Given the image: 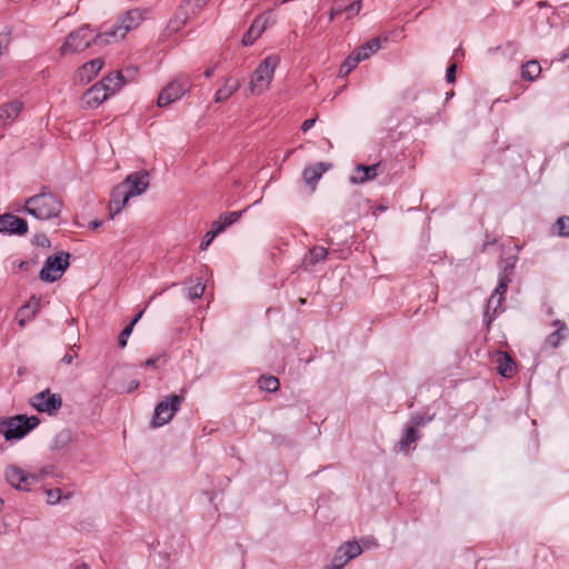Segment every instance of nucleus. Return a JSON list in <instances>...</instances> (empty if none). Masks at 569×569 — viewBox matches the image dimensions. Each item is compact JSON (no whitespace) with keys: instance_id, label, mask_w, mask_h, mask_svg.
<instances>
[{"instance_id":"obj_53","label":"nucleus","mask_w":569,"mask_h":569,"mask_svg":"<svg viewBox=\"0 0 569 569\" xmlns=\"http://www.w3.org/2000/svg\"><path fill=\"white\" fill-rule=\"evenodd\" d=\"M159 358H149L144 361L143 366L146 367H153L156 368L157 367V362H158Z\"/></svg>"},{"instance_id":"obj_26","label":"nucleus","mask_w":569,"mask_h":569,"mask_svg":"<svg viewBox=\"0 0 569 569\" xmlns=\"http://www.w3.org/2000/svg\"><path fill=\"white\" fill-rule=\"evenodd\" d=\"M420 433L415 429V426H408L403 430V436L398 442V449L402 453H408L411 445L420 439Z\"/></svg>"},{"instance_id":"obj_1","label":"nucleus","mask_w":569,"mask_h":569,"mask_svg":"<svg viewBox=\"0 0 569 569\" xmlns=\"http://www.w3.org/2000/svg\"><path fill=\"white\" fill-rule=\"evenodd\" d=\"M62 207V200L43 186L39 193L24 201L23 211L39 220H50L59 217Z\"/></svg>"},{"instance_id":"obj_8","label":"nucleus","mask_w":569,"mask_h":569,"mask_svg":"<svg viewBox=\"0 0 569 569\" xmlns=\"http://www.w3.org/2000/svg\"><path fill=\"white\" fill-rule=\"evenodd\" d=\"M29 402L38 412H46L52 416L61 408L62 398L58 393H52L50 389L47 388L32 396Z\"/></svg>"},{"instance_id":"obj_35","label":"nucleus","mask_w":569,"mask_h":569,"mask_svg":"<svg viewBox=\"0 0 569 569\" xmlns=\"http://www.w3.org/2000/svg\"><path fill=\"white\" fill-rule=\"evenodd\" d=\"M511 282V279H499L498 278V284L493 291V293L491 295L489 301H488V305H492L495 299L497 298V306H500L502 299H503V295L506 293L507 289H508V286L509 283Z\"/></svg>"},{"instance_id":"obj_15","label":"nucleus","mask_w":569,"mask_h":569,"mask_svg":"<svg viewBox=\"0 0 569 569\" xmlns=\"http://www.w3.org/2000/svg\"><path fill=\"white\" fill-rule=\"evenodd\" d=\"M131 196L126 190L124 186L117 184L111 191V200L109 204L110 218L113 219L122 208L127 204Z\"/></svg>"},{"instance_id":"obj_56","label":"nucleus","mask_w":569,"mask_h":569,"mask_svg":"<svg viewBox=\"0 0 569 569\" xmlns=\"http://www.w3.org/2000/svg\"><path fill=\"white\" fill-rule=\"evenodd\" d=\"M143 315V311H140L138 312L134 318L128 323V325H132V328L134 327V325L140 320V318L142 317Z\"/></svg>"},{"instance_id":"obj_21","label":"nucleus","mask_w":569,"mask_h":569,"mask_svg":"<svg viewBox=\"0 0 569 569\" xmlns=\"http://www.w3.org/2000/svg\"><path fill=\"white\" fill-rule=\"evenodd\" d=\"M98 83H101L102 87L106 88V91L111 96L120 90L126 83H128V80L122 71H116L103 77L100 81H98Z\"/></svg>"},{"instance_id":"obj_7","label":"nucleus","mask_w":569,"mask_h":569,"mask_svg":"<svg viewBox=\"0 0 569 569\" xmlns=\"http://www.w3.org/2000/svg\"><path fill=\"white\" fill-rule=\"evenodd\" d=\"M70 253L61 251L49 256L40 270L39 277L42 281L54 282L59 280L69 267Z\"/></svg>"},{"instance_id":"obj_51","label":"nucleus","mask_w":569,"mask_h":569,"mask_svg":"<svg viewBox=\"0 0 569 569\" xmlns=\"http://www.w3.org/2000/svg\"><path fill=\"white\" fill-rule=\"evenodd\" d=\"M316 120L315 119H307L302 122V126H301V130L302 131H308L309 129H311L315 124Z\"/></svg>"},{"instance_id":"obj_37","label":"nucleus","mask_w":569,"mask_h":569,"mask_svg":"<svg viewBox=\"0 0 569 569\" xmlns=\"http://www.w3.org/2000/svg\"><path fill=\"white\" fill-rule=\"evenodd\" d=\"M552 233L567 238L569 237V216H561L552 226Z\"/></svg>"},{"instance_id":"obj_27","label":"nucleus","mask_w":569,"mask_h":569,"mask_svg":"<svg viewBox=\"0 0 569 569\" xmlns=\"http://www.w3.org/2000/svg\"><path fill=\"white\" fill-rule=\"evenodd\" d=\"M142 21V16L139 10H129L121 19L117 22L120 24L124 34H127L130 30H133L140 26Z\"/></svg>"},{"instance_id":"obj_64","label":"nucleus","mask_w":569,"mask_h":569,"mask_svg":"<svg viewBox=\"0 0 569 569\" xmlns=\"http://www.w3.org/2000/svg\"><path fill=\"white\" fill-rule=\"evenodd\" d=\"M452 96H453L452 91L450 93H447V98L452 97Z\"/></svg>"},{"instance_id":"obj_12","label":"nucleus","mask_w":569,"mask_h":569,"mask_svg":"<svg viewBox=\"0 0 569 569\" xmlns=\"http://www.w3.org/2000/svg\"><path fill=\"white\" fill-rule=\"evenodd\" d=\"M109 96L106 88L96 82L82 94L81 101L86 108L93 109L102 104Z\"/></svg>"},{"instance_id":"obj_17","label":"nucleus","mask_w":569,"mask_h":569,"mask_svg":"<svg viewBox=\"0 0 569 569\" xmlns=\"http://www.w3.org/2000/svg\"><path fill=\"white\" fill-rule=\"evenodd\" d=\"M497 371L503 378H512L516 370V362L511 356L505 351H497L496 360Z\"/></svg>"},{"instance_id":"obj_9","label":"nucleus","mask_w":569,"mask_h":569,"mask_svg":"<svg viewBox=\"0 0 569 569\" xmlns=\"http://www.w3.org/2000/svg\"><path fill=\"white\" fill-rule=\"evenodd\" d=\"M131 197L142 194L149 186V173L146 170L131 172L120 182Z\"/></svg>"},{"instance_id":"obj_60","label":"nucleus","mask_w":569,"mask_h":569,"mask_svg":"<svg viewBox=\"0 0 569 569\" xmlns=\"http://www.w3.org/2000/svg\"><path fill=\"white\" fill-rule=\"evenodd\" d=\"M568 58H569V53L568 52H562L561 56H560V61H565Z\"/></svg>"},{"instance_id":"obj_44","label":"nucleus","mask_w":569,"mask_h":569,"mask_svg":"<svg viewBox=\"0 0 569 569\" xmlns=\"http://www.w3.org/2000/svg\"><path fill=\"white\" fill-rule=\"evenodd\" d=\"M432 419H433V416H425V415L417 413V415L412 416V418H411V426H415V429H417L419 427H423L425 425L430 422Z\"/></svg>"},{"instance_id":"obj_45","label":"nucleus","mask_w":569,"mask_h":569,"mask_svg":"<svg viewBox=\"0 0 569 569\" xmlns=\"http://www.w3.org/2000/svg\"><path fill=\"white\" fill-rule=\"evenodd\" d=\"M40 306V299L39 298H36V297H32L21 309H20V313H24V312H28V311H31L32 315L36 313L37 309L39 308Z\"/></svg>"},{"instance_id":"obj_47","label":"nucleus","mask_w":569,"mask_h":569,"mask_svg":"<svg viewBox=\"0 0 569 569\" xmlns=\"http://www.w3.org/2000/svg\"><path fill=\"white\" fill-rule=\"evenodd\" d=\"M44 492L49 503H57L61 499V490L59 488L46 489Z\"/></svg>"},{"instance_id":"obj_52","label":"nucleus","mask_w":569,"mask_h":569,"mask_svg":"<svg viewBox=\"0 0 569 569\" xmlns=\"http://www.w3.org/2000/svg\"><path fill=\"white\" fill-rule=\"evenodd\" d=\"M73 361V356L69 352H67L62 359H61V362L64 363V365H71Z\"/></svg>"},{"instance_id":"obj_57","label":"nucleus","mask_w":569,"mask_h":569,"mask_svg":"<svg viewBox=\"0 0 569 569\" xmlns=\"http://www.w3.org/2000/svg\"><path fill=\"white\" fill-rule=\"evenodd\" d=\"M101 224H102V221H100V220H93V221H91V222H90V228H91L92 230H96V229H98L99 227H101Z\"/></svg>"},{"instance_id":"obj_20","label":"nucleus","mask_w":569,"mask_h":569,"mask_svg":"<svg viewBox=\"0 0 569 569\" xmlns=\"http://www.w3.org/2000/svg\"><path fill=\"white\" fill-rule=\"evenodd\" d=\"M349 237V234H346L345 240H341V242H337L335 237H328L326 243L329 246V253L340 260H346L351 254Z\"/></svg>"},{"instance_id":"obj_3","label":"nucleus","mask_w":569,"mask_h":569,"mask_svg":"<svg viewBox=\"0 0 569 569\" xmlns=\"http://www.w3.org/2000/svg\"><path fill=\"white\" fill-rule=\"evenodd\" d=\"M279 61L278 56L270 54L259 63L249 83V89L252 93L260 94L269 88Z\"/></svg>"},{"instance_id":"obj_13","label":"nucleus","mask_w":569,"mask_h":569,"mask_svg":"<svg viewBox=\"0 0 569 569\" xmlns=\"http://www.w3.org/2000/svg\"><path fill=\"white\" fill-rule=\"evenodd\" d=\"M361 7V0H335L330 10V20L342 13L347 16V19H351L359 14Z\"/></svg>"},{"instance_id":"obj_43","label":"nucleus","mask_w":569,"mask_h":569,"mask_svg":"<svg viewBox=\"0 0 569 569\" xmlns=\"http://www.w3.org/2000/svg\"><path fill=\"white\" fill-rule=\"evenodd\" d=\"M345 556L337 549L332 563L326 569H342L349 561H345Z\"/></svg>"},{"instance_id":"obj_29","label":"nucleus","mask_w":569,"mask_h":569,"mask_svg":"<svg viewBox=\"0 0 569 569\" xmlns=\"http://www.w3.org/2000/svg\"><path fill=\"white\" fill-rule=\"evenodd\" d=\"M47 475H49V472L44 470L40 473H28L24 471L23 479L20 481L19 490L32 491L37 487L41 486V481Z\"/></svg>"},{"instance_id":"obj_25","label":"nucleus","mask_w":569,"mask_h":569,"mask_svg":"<svg viewBox=\"0 0 569 569\" xmlns=\"http://www.w3.org/2000/svg\"><path fill=\"white\" fill-rule=\"evenodd\" d=\"M329 254V249L322 246H313L305 256L303 263L306 267H313L319 262H323Z\"/></svg>"},{"instance_id":"obj_23","label":"nucleus","mask_w":569,"mask_h":569,"mask_svg":"<svg viewBox=\"0 0 569 569\" xmlns=\"http://www.w3.org/2000/svg\"><path fill=\"white\" fill-rule=\"evenodd\" d=\"M240 88V81L236 78L229 77L224 79L222 87H220L216 94V102H223L228 100Z\"/></svg>"},{"instance_id":"obj_24","label":"nucleus","mask_w":569,"mask_h":569,"mask_svg":"<svg viewBox=\"0 0 569 569\" xmlns=\"http://www.w3.org/2000/svg\"><path fill=\"white\" fill-rule=\"evenodd\" d=\"M241 211H228L223 212L219 216L217 220L211 223V227L216 230V232L221 233L228 227L232 226L234 222L239 221L241 218Z\"/></svg>"},{"instance_id":"obj_41","label":"nucleus","mask_w":569,"mask_h":569,"mask_svg":"<svg viewBox=\"0 0 569 569\" xmlns=\"http://www.w3.org/2000/svg\"><path fill=\"white\" fill-rule=\"evenodd\" d=\"M204 289L206 286L202 282L198 281L196 284L188 288V297L191 300L199 299L202 297Z\"/></svg>"},{"instance_id":"obj_5","label":"nucleus","mask_w":569,"mask_h":569,"mask_svg":"<svg viewBox=\"0 0 569 569\" xmlns=\"http://www.w3.org/2000/svg\"><path fill=\"white\" fill-rule=\"evenodd\" d=\"M191 79L187 74H179L169 82L159 93L157 104L160 108L167 107L191 90Z\"/></svg>"},{"instance_id":"obj_62","label":"nucleus","mask_w":569,"mask_h":569,"mask_svg":"<svg viewBox=\"0 0 569 569\" xmlns=\"http://www.w3.org/2000/svg\"><path fill=\"white\" fill-rule=\"evenodd\" d=\"M27 264H28V263L23 261V262H21V263H20V267H21V268H26V266H27Z\"/></svg>"},{"instance_id":"obj_46","label":"nucleus","mask_w":569,"mask_h":569,"mask_svg":"<svg viewBox=\"0 0 569 569\" xmlns=\"http://www.w3.org/2000/svg\"><path fill=\"white\" fill-rule=\"evenodd\" d=\"M133 328L132 325H127L123 330L120 332L118 337V345L120 348H124L128 342V338L130 337Z\"/></svg>"},{"instance_id":"obj_33","label":"nucleus","mask_w":569,"mask_h":569,"mask_svg":"<svg viewBox=\"0 0 569 569\" xmlns=\"http://www.w3.org/2000/svg\"><path fill=\"white\" fill-rule=\"evenodd\" d=\"M517 257L511 256L506 259H501L499 262V279H511V274L517 263Z\"/></svg>"},{"instance_id":"obj_50","label":"nucleus","mask_w":569,"mask_h":569,"mask_svg":"<svg viewBox=\"0 0 569 569\" xmlns=\"http://www.w3.org/2000/svg\"><path fill=\"white\" fill-rule=\"evenodd\" d=\"M36 243L43 248H49L51 246V242L46 234L36 236Z\"/></svg>"},{"instance_id":"obj_54","label":"nucleus","mask_w":569,"mask_h":569,"mask_svg":"<svg viewBox=\"0 0 569 569\" xmlns=\"http://www.w3.org/2000/svg\"><path fill=\"white\" fill-rule=\"evenodd\" d=\"M140 386L138 380H131L128 387V392H132L133 390L138 389Z\"/></svg>"},{"instance_id":"obj_55","label":"nucleus","mask_w":569,"mask_h":569,"mask_svg":"<svg viewBox=\"0 0 569 569\" xmlns=\"http://www.w3.org/2000/svg\"><path fill=\"white\" fill-rule=\"evenodd\" d=\"M124 71H126V73H128L130 77H133V74H134V73H137L138 69H137V67H128ZM127 80H128V82H129L130 80H132V78L127 79Z\"/></svg>"},{"instance_id":"obj_40","label":"nucleus","mask_w":569,"mask_h":569,"mask_svg":"<svg viewBox=\"0 0 569 569\" xmlns=\"http://www.w3.org/2000/svg\"><path fill=\"white\" fill-rule=\"evenodd\" d=\"M12 28L7 27L4 31L0 32V56H2L11 41Z\"/></svg>"},{"instance_id":"obj_30","label":"nucleus","mask_w":569,"mask_h":569,"mask_svg":"<svg viewBox=\"0 0 569 569\" xmlns=\"http://www.w3.org/2000/svg\"><path fill=\"white\" fill-rule=\"evenodd\" d=\"M264 30V21H262L260 18L256 19L254 22L251 24L249 30L244 33L242 38V43L244 46L252 44L257 38L260 37V34Z\"/></svg>"},{"instance_id":"obj_11","label":"nucleus","mask_w":569,"mask_h":569,"mask_svg":"<svg viewBox=\"0 0 569 569\" xmlns=\"http://www.w3.org/2000/svg\"><path fill=\"white\" fill-rule=\"evenodd\" d=\"M103 59L96 58L82 64L74 73V82L79 84L89 83L102 69Z\"/></svg>"},{"instance_id":"obj_31","label":"nucleus","mask_w":569,"mask_h":569,"mask_svg":"<svg viewBox=\"0 0 569 569\" xmlns=\"http://www.w3.org/2000/svg\"><path fill=\"white\" fill-rule=\"evenodd\" d=\"M541 73V66L537 60H530L521 67V78L527 81H535Z\"/></svg>"},{"instance_id":"obj_18","label":"nucleus","mask_w":569,"mask_h":569,"mask_svg":"<svg viewBox=\"0 0 569 569\" xmlns=\"http://www.w3.org/2000/svg\"><path fill=\"white\" fill-rule=\"evenodd\" d=\"M330 168V163L318 162L311 166H308L303 169L302 177L308 186L311 187L312 190L316 189V184L322 174Z\"/></svg>"},{"instance_id":"obj_28","label":"nucleus","mask_w":569,"mask_h":569,"mask_svg":"<svg viewBox=\"0 0 569 569\" xmlns=\"http://www.w3.org/2000/svg\"><path fill=\"white\" fill-rule=\"evenodd\" d=\"M381 48L380 38L376 37L367 41L365 44L357 47L352 53L359 56V61L368 59L371 54L377 52Z\"/></svg>"},{"instance_id":"obj_2","label":"nucleus","mask_w":569,"mask_h":569,"mask_svg":"<svg viewBox=\"0 0 569 569\" xmlns=\"http://www.w3.org/2000/svg\"><path fill=\"white\" fill-rule=\"evenodd\" d=\"M39 423L40 419L37 416L16 415L13 417L0 418V435L7 441L20 440L37 428Z\"/></svg>"},{"instance_id":"obj_22","label":"nucleus","mask_w":569,"mask_h":569,"mask_svg":"<svg viewBox=\"0 0 569 569\" xmlns=\"http://www.w3.org/2000/svg\"><path fill=\"white\" fill-rule=\"evenodd\" d=\"M23 109V103L19 100L10 101L0 107V127L12 122L18 118Z\"/></svg>"},{"instance_id":"obj_14","label":"nucleus","mask_w":569,"mask_h":569,"mask_svg":"<svg viewBox=\"0 0 569 569\" xmlns=\"http://www.w3.org/2000/svg\"><path fill=\"white\" fill-rule=\"evenodd\" d=\"M126 37L123 30L118 22L102 26V31L94 34V44H107L117 42Z\"/></svg>"},{"instance_id":"obj_49","label":"nucleus","mask_w":569,"mask_h":569,"mask_svg":"<svg viewBox=\"0 0 569 569\" xmlns=\"http://www.w3.org/2000/svg\"><path fill=\"white\" fill-rule=\"evenodd\" d=\"M456 70H457V64L455 62L448 66V68L446 70V81L448 83H452L456 81Z\"/></svg>"},{"instance_id":"obj_19","label":"nucleus","mask_w":569,"mask_h":569,"mask_svg":"<svg viewBox=\"0 0 569 569\" xmlns=\"http://www.w3.org/2000/svg\"><path fill=\"white\" fill-rule=\"evenodd\" d=\"M552 326L556 327V329L547 336L545 346L550 348H558L568 337V327L562 320H555Z\"/></svg>"},{"instance_id":"obj_58","label":"nucleus","mask_w":569,"mask_h":569,"mask_svg":"<svg viewBox=\"0 0 569 569\" xmlns=\"http://www.w3.org/2000/svg\"><path fill=\"white\" fill-rule=\"evenodd\" d=\"M213 73H214V67L208 68V69L204 71V77H206V78H210Z\"/></svg>"},{"instance_id":"obj_63","label":"nucleus","mask_w":569,"mask_h":569,"mask_svg":"<svg viewBox=\"0 0 569 569\" xmlns=\"http://www.w3.org/2000/svg\"><path fill=\"white\" fill-rule=\"evenodd\" d=\"M538 4H539V7H545L546 2H539Z\"/></svg>"},{"instance_id":"obj_42","label":"nucleus","mask_w":569,"mask_h":569,"mask_svg":"<svg viewBox=\"0 0 569 569\" xmlns=\"http://www.w3.org/2000/svg\"><path fill=\"white\" fill-rule=\"evenodd\" d=\"M209 0H184L186 7H190V12L196 16Z\"/></svg>"},{"instance_id":"obj_61","label":"nucleus","mask_w":569,"mask_h":569,"mask_svg":"<svg viewBox=\"0 0 569 569\" xmlns=\"http://www.w3.org/2000/svg\"><path fill=\"white\" fill-rule=\"evenodd\" d=\"M365 548H370L371 543L369 541L363 542Z\"/></svg>"},{"instance_id":"obj_59","label":"nucleus","mask_w":569,"mask_h":569,"mask_svg":"<svg viewBox=\"0 0 569 569\" xmlns=\"http://www.w3.org/2000/svg\"><path fill=\"white\" fill-rule=\"evenodd\" d=\"M74 569H90V567H89V565H88V563L82 562V563H80V565L76 566V568H74Z\"/></svg>"},{"instance_id":"obj_16","label":"nucleus","mask_w":569,"mask_h":569,"mask_svg":"<svg viewBox=\"0 0 569 569\" xmlns=\"http://www.w3.org/2000/svg\"><path fill=\"white\" fill-rule=\"evenodd\" d=\"M379 167L380 162L371 166L358 164L355 168L353 174L350 177V182L353 184H362L375 179L378 176Z\"/></svg>"},{"instance_id":"obj_10","label":"nucleus","mask_w":569,"mask_h":569,"mask_svg":"<svg viewBox=\"0 0 569 569\" xmlns=\"http://www.w3.org/2000/svg\"><path fill=\"white\" fill-rule=\"evenodd\" d=\"M0 232L23 236L28 232V222L12 213L0 214Z\"/></svg>"},{"instance_id":"obj_4","label":"nucleus","mask_w":569,"mask_h":569,"mask_svg":"<svg viewBox=\"0 0 569 569\" xmlns=\"http://www.w3.org/2000/svg\"><path fill=\"white\" fill-rule=\"evenodd\" d=\"M184 392L186 389L182 388L179 395H170L156 406L150 422L152 428L162 427L173 418L179 411L181 403L184 401Z\"/></svg>"},{"instance_id":"obj_6","label":"nucleus","mask_w":569,"mask_h":569,"mask_svg":"<svg viewBox=\"0 0 569 569\" xmlns=\"http://www.w3.org/2000/svg\"><path fill=\"white\" fill-rule=\"evenodd\" d=\"M94 44V34L89 24H83L70 32L60 48L61 54L80 52Z\"/></svg>"},{"instance_id":"obj_38","label":"nucleus","mask_w":569,"mask_h":569,"mask_svg":"<svg viewBox=\"0 0 569 569\" xmlns=\"http://www.w3.org/2000/svg\"><path fill=\"white\" fill-rule=\"evenodd\" d=\"M259 388L268 392H274L279 389L280 382L274 376H262L259 379Z\"/></svg>"},{"instance_id":"obj_48","label":"nucleus","mask_w":569,"mask_h":569,"mask_svg":"<svg viewBox=\"0 0 569 569\" xmlns=\"http://www.w3.org/2000/svg\"><path fill=\"white\" fill-rule=\"evenodd\" d=\"M219 233L216 232V230L211 227L210 230L204 234V238L200 244L201 250H206L211 241L218 236Z\"/></svg>"},{"instance_id":"obj_39","label":"nucleus","mask_w":569,"mask_h":569,"mask_svg":"<svg viewBox=\"0 0 569 569\" xmlns=\"http://www.w3.org/2000/svg\"><path fill=\"white\" fill-rule=\"evenodd\" d=\"M359 56L351 53L339 68V76H348L359 63Z\"/></svg>"},{"instance_id":"obj_34","label":"nucleus","mask_w":569,"mask_h":569,"mask_svg":"<svg viewBox=\"0 0 569 569\" xmlns=\"http://www.w3.org/2000/svg\"><path fill=\"white\" fill-rule=\"evenodd\" d=\"M23 472L24 470L17 466H9L4 471V476L8 483L19 490L20 481L23 479Z\"/></svg>"},{"instance_id":"obj_36","label":"nucleus","mask_w":569,"mask_h":569,"mask_svg":"<svg viewBox=\"0 0 569 569\" xmlns=\"http://www.w3.org/2000/svg\"><path fill=\"white\" fill-rule=\"evenodd\" d=\"M72 440L71 431L68 429L61 430L59 433L56 435L52 443L51 449L53 450H61L66 448Z\"/></svg>"},{"instance_id":"obj_32","label":"nucleus","mask_w":569,"mask_h":569,"mask_svg":"<svg viewBox=\"0 0 569 569\" xmlns=\"http://www.w3.org/2000/svg\"><path fill=\"white\" fill-rule=\"evenodd\" d=\"M338 550L345 556V561H350L361 555L362 547L358 541L350 540L340 546Z\"/></svg>"}]
</instances>
